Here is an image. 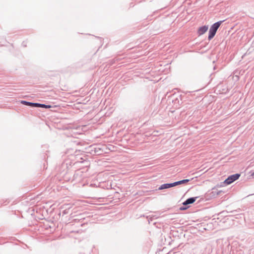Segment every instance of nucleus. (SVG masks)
I'll return each instance as SVG.
<instances>
[{"label":"nucleus","mask_w":254,"mask_h":254,"mask_svg":"<svg viewBox=\"0 0 254 254\" xmlns=\"http://www.w3.org/2000/svg\"><path fill=\"white\" fill-rule=\"evenodd\" d=\"M189 207V206H181L180 207V209L181 210H186L187 209H188V208Z\"/></svg>","instance_id":"obj_9"},{"label":"nucleus","mask_w":254,"mask_h":254,"mask_svg":"<svg viewBox=\"0 0 254 254\" xmlns=\"http://www.w3.org/2000/svg\"><path fill=\"white\" fill-rule=\"evenodd\" d=\"M173 184L172 183H166L161 185L158 189V190H162L164 189H167L172 187H174Z\"/></svg>","instance_id":"obj_5"},{"label":"nucleus","mask_w":254,"mask_h":254,"mask_svg":"<svg viewBox=\"0 0 254 254\" xmlns=\"http://www.w3.org/2000/svg\"><path fill=\"white\" fill-rule=\"evenodd\" d=\"M190 180L189 179H184V180H181V181H177V182H174V183H173V184L174 185H173L174 187H175V186H177L178 185H182V184L187 183L189 182H190Z\"/></svg>","instance_id":"obj_7"},{"label":"nucleus","mask_w":254,"mask_h":254,"mask_svg":"<svg viewBox=\"0 0 254 254\" xmlns=\"http://www.w3.org/2000/svg\"><path fill=\"white\" fill-rule=\"evenodd\" d=\"M20 103L24 105L29 106L31 107H35V103L30 102L25 100H21Z\"/></svg>","instance_id":"obj_8"},{"label":"nucleus","mask_w":254,"mask_h":254,"mask_svg":"<svg viewBox=\"0 0 254 254\" xmlns=\"http://www.w3.org/2000/svg\"><path fill=\"white\" fill-rule=\"evenodd\" d=\"M96 149H97V148H95V153H98V151H96Z\"/></svg>","instance_id":"obj_11"},{"label":"nucleus","mask_w":254,"mask_h":254,"mask_svg":"<svg viewBox=\"0 0 254 254\" xmlns=\"http://www.w3.org/2000/svg\"><path fill=\"white\" fill-rule=\"evenodd\" d=\"M224 21V20L219 21L214 23L211 26L208 36V39L209 40H211L214 37L218 29Z\"/></svg>","instance_id":"obj_1"},{"label":"nucleus","mask_w":254,"mask_h":254,"mask_svg":"<svg viewBox=\"0 0 254 254\" xmlns=\"http://www.w3.org/2000/svg\"><path fill=\"white\" fill-rule=\"evenodd\" d=\"M155 216H152L148 218V221L150 223V221H152L154 219Z\"/></svg>","instance_id":"obj_10"},{"label":"nucleus","mask_w":254,"mask_h":254,"mask_svg":"<svg viewBox=\"0 0 254 254\" xmlns=\"http://www.w3.org/2000/svg\"><path fill=\"white\" fill-rule=\"evenodd\" d=\"M35 107L49 109L51 108L52 106L49 105H46L39 103H35Z\"/></svg>","instance_id":"obj_6"},{"label":"nucleus","mask_w":254,"mask_h":254,"mask_svg":"<svg viewBox=\"0 0 254 254\" xmlns=\"http://www.w3.org/2000/svg\"><path fill=\"white\" fill-rule=\"evenodd\" d=\"M252 176H254V172L252 174Z\"/></svg>","instance_id":"obj_12"},{"label":"nucleus","mask_w":254,"mask_h":254,"mask_svg":"<svg viewBox=\"0 0 254 254\" xmlns=\"http://www.w3.org/2000/svg\"><path fill=\"white\" fill-rule=\"evenodd\" d=\"M198 197H192L187 199L183 203V205L187 206L194 202Z\"/></svg>","instance_id":"obj_4"},{"label":"nucleus","mask_w":254,"mask_h":254,"mask_svg":"<svg viewBox=\"0 0 254 254\" xmlns=\"http://www.w3.org/2000/svg\"><path fill=\"white\" fill-rule=\"evenodd\" d=\"M208 26L207 25H204L200 27L197 30V34L199 36L203 35L208 30Z\"/></svg>","instance_id":"obj_3"},{"label":"nucleus","mask_w":254,"mask_h":254,"mask_svg":"<svg viewBox=\"0 0 254 254\" xmlns=\"http://www.w3.org/2000/svg\"><path fill=\"white\" fill-rule=\"evenodd\" d=\"M240 177V174L236 173L229 176L223 183L225 185H229L238 180Z\"/></svg>","instance_id":"obj_2"}]
</instances>
